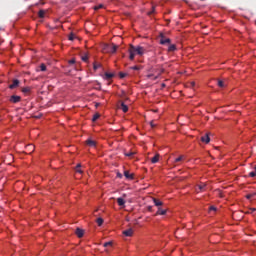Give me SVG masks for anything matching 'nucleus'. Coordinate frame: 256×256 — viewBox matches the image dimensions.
Returning <instances> with one entry per match:
<instances>
[{
	"label": "nucleus",
	"mask_w": 256,
	"mask_h": 256,
	"mask_svg": "<svg viewBox=\"0 0 256 256\" xmlns=\"http://www.w3.org/2000/svg\"><path fill=\"white\" fill-rule=\"evenodd\" d=\"M101 7H103V5H100V6H98V7H95V9L97 10V9H101Z\"/></svg>",
	"instance_id": "41"
},
{
	"label": "nucleus",
	"mask_w": 256,
	"mask_h": 256,
	"mask_svg": "<svg viewBox=\"0 0 256 256\" xmlns=\"http://www.w3.org/2000/svg\"><path fill=\"white\" fill-rule=\"evenodd\" d=\"M19 101H21V96L13 95L10 97L11 103H19Z\"/></svg>",
	"instance_id": "5"
},
{
	"label": "nucleus",
	"mask_w": 256,
	"mask_h": 256,
	"mask_svg": "<svg viewBox=\"0 0 256 256\" xmlns=\"http://www.w3.org/2000/svg\"><path fill=\"white\" fill-rule=\"evenodd\" d=\"M177 50V46H175V44H172L168 47V51L173 52Z\"/></svg>",
	"instance_id": "21"
},
{
	"label": "nucleus",
	"mask_w": 256,
	"mask_h": 256,
	"mask_svg": "<svg viewBox=\"0 0 256 256\" xmlns=\"http://www.w3.org/2000/svg\"><path fill=\"white\" fill-rule=\"evenodd\" d=\"M1 43H3V40L0 38V45H1Z\"/></svg>",
	"instance_id": "46"
},
{
	"label": "nucleus",
	"mask_w": 256,
	"mask_h": 256,
	"mask_svg": "<svg viewBox=\"0 0 256 256\" xmlns=\"http://www.w3.org/2000/svg\"><path fill=\"white\" fill-rule=\"evenodd\" d=\"M89 57L87 54H85L84 56H82V61H88Z\"/></svg>",
	"instance_id": "34"
},
{
	"label": "nucleus",
	"mask_w": 256,
	"mask_h": 256,
	"mask_svg": "<svg viewBox=\"0 0 256 256\" xmlns=\"http://www.w3.org/2000/svg\"><path fill=\"white\" fill-rule=\"evenodd\" d=\"M128 51L130 53L129 59L130 61H133V59H135V55L142 57V55H145L147 50L143 46H134L133 44H130Z\"/></svg>",
	"instance_id": "1"
},
{
	"label": "nucleus",
	"mask_w": 256,
	"mask_h": 256,
	"mask_svg": "<svg viewBox=\"0 0 256 256\" xmlns=\"http://www.w3.org/2000/svg\"><path fill=\"white\" fill-rule=\"evenodd\" d=\"M210 211H217V208L215 206H211Z\"/></svg>",
	"instance_id": "37"
},
{
	"label": "nucleus",
	"mask_w": 256,
	"mask_h": 256,
	"mask_svg": "<svg viewBox=\"0 0 256 256\" xmlns=\"http://www.w3.org/2000/svg\"><path fill=\"white\" fill-rule=\"evenodd\" d=\"M151 127H155V124H153V122L150 123Z\"/></svg>",
	"instance_id": "44"
},
{
	"label": "nucleus",
	"mask_w": 256,
	"mask_h": 256,
	"mask_svg": "<svg viewBox=\"0 0 256 256\" xmlns=\"http://www.w3.org/2000/svg\"><path fill=\"white\" fill-rule=\"evenodd\" d=\"M218 87H221V88L225 87V82H223L222 80H219Z\"/></svg>",
	"instance_id": "28"
},
{
	"label": "nucleus",
	"mask_w": 256,
	"mask_h": 256,
	"mask_svg": "<svg viewBox=\"0 0 256 256\" xmlns=\"http://www.w3.org/2000/svg\"><path fill=\"white\" fill-rule=\"evenodd\" d=\"M123 235L125 237H133V228H129L128 230H124Z\"/></svg>",
	"instance_id": "6"
},
{
	"label": "nucleus",
	"mask_w": 256,
	"mask_h": 256,
	"mask_svg": "<svg viewBox=\"0 0 256 256\" xmlns=\"http://www.w3.org/2000/svg\"><path fill=\"white\" fill-rule=\"evenodd\" d=\"M111 245H113V242L110 241V242H105L103 247H111Z\"/></svg>",
	"instance_id": "30"
},
{
	"label": "nucleus",
	"mask_w": 256,
	"mask_h": 256,
	"mask_svg": "<svg viewBox=\"0 0 256 256\" xmlns=\"http://www.w3.org/2000/svg\"><path fill=\"white\" fill-rule=\"evenodd\" d=\"M105 79H113V77L115 76L113 73H109V72H106L105 74Z\"/></svg>",
	"instance_id": "17"
},
{
	"label": "nucleus",
	"mask_w": 256,
	"mask_h": 256,
	"mask_svg": "<svg viewBox=\"0 0 256 256\" xmlns=\"http://www.w3.org/2000/svg\"><path fill=\"white\" fill-rule=\"evenodd\" d=\"M156 215H167V210H163L161 208H158V211L156 212Z\"/></svg>",
	"instance_id": "14"
},
{
	"label": "nucleus",
	"mask_w": 256,
	"mask_h": 256,
	"mask_svg": "<svg viewBox=\"0 0 256 256\" xmlns=\"http://www.w3.org/2000/svg\"><path fill=\"white\" fill-rule=\"evenodd\" d=\"M19 80L15 79L13 80L12 84H10L9 89H16V87H19Z\"/></svg>",
	"instance_id": "7"
},
{
	"label": "nucleus",
	"mask_w": 256,
	"mask_h": 256,
	"mask_svg": "<svg viewBox=\"0 0 256 256\" xmlns=\"http://www.w3.org/2000/svg\"><path fill=\"white\" fill-rule=\"evenodd\" d=\"M117 177H118L119 179H121V178L123 177V174L118 173V174H117Z\"/></svg>",
	"instance_id": "39"
},
{
	"label": "nucleus",
	"mask_w": 256,
	"mask_h": 256,
	"mask_svg": "<svg viewBox=\"0 0 256 256\" xmlns=\"http://www.w3.org/2000/svg\"><path fill=\"white\" fill-rule=\"evenodd\" d=\"M99 117H101V114H99V113L94 114L93 118H92L93 123H95V121H97V119H99Z\"/></svg>",
	"instance_id": "23"
},
{
	"label": "nucleus",
	"mask_w": 256,
	"mask_h": 256,
	"mask_svg": "<svg viewBox=\"0 0 256 256\" xmlns=\"http://www.w3.org/2000/svg\"><path fill=\"white\" fill-rule=\"evenodd\" d=\"M154 79H157V76H156V77H154Z\"/></svg>",
	"instance_id": "49"
},
{
	"label": "nucleus",
	"mask_w": 256,
	"mask_h": 256,
	"mask_svg": "<svg viewBox=\"0 0 256 256\" xmlns=\"http://www.w3.org/2000/svg\"><path fill=\"white\" fill-rule=\"evenodd\" d=\"M118 46L115 44H112V46L109 47V52L110 53H116L117 52Z\"/></svg>",
	"instance_id": "13"
},
{
	"label": "nucleus",
	"mask_w": 256,
	"mask_h": 256,
	"mask_svg": "<svg viewBox=\"0 0 256 256\" xmlns=\"http://www.w3.org/2000/svg\"><path fill=\"white\" fill-rule=\"evenodd\" d=\"M124 176L126 177V179L133 180V174H130L129 171H125Z\"/></svg>",
	"instance_id": "16"
},
{
	"label": "nucleus",
	"mask_w": 256,
	"mask_h": 256,
	"mask_svg": "<svg viewBox=\"0 0 256 256\" xmlns=\"http://www.w3.org/2000/svg\"><path fill=\"white\" fill-rule=\"evenodd\" d=\"M256 211V209L255 208H251L250 209V211L248 212V213H253V212H255Z\"/></svg>",
	"instance_id": "40"
},
{
	"label": "nucleus",
	"mask_w": 256,
	"mask_h": 256,
	"mask_svg": "<svg viewBox=\"0 0 256 256\" xmlns=\"http://www.w3.org/2000/svg\"><path fill=\"white\" fill-rule=\"evenodd\" d=\"M75 234L77 235V237L79 239H81V237H83V235H85V230H83L81 228H76Z\"/></svg>",
	"instance_id": "4"
},
{
	"label": "nucleus",
	"mask_w": 256,
	"mask_h": 256,
	"mask_svg": "<svg viewBox=\"0 0 256 256\" xmlns=\"http://www.w3.org/2000/svg\"><path fill=\"white\" fill-rule=\"evenodd\" d=\"M201 141L202 143H209L211 141V138L209 137V134H206L204 136L201 137Z\"/></svg>",
	"instance_id": "8"
},
{
	"label": "nucleus",
	"mask_w": 256,
	"mask_h": 256,
	"mask_svg": "<svg viewBox=\"0 0 256 256\" xmlns=\"http://www.w3.org/2000/svg\"><path fill=\"white\" fill-rule=\"evenodd\" d=\"M117 203H118L119 207H125V199L117 198Z\"/></svg>",
	"instance_id": "12"
},
{
	"label": "nucleus",
	"mask_w": 256,
	"mask_h": 256,
	"mask_svg": "<svg viewBox=\"0 0 256 256\" xmlns=\"http://www.w3.org/2000/svg\"><path fill=\"white\" fill-rule=\"evenodd\" d=\"M184 159H185V156L181 155L174 160V163H181V161H183Z\"/></svg>",
	"instance_id": "20"
},
{
	"label": "nucleus",
	"mask_w": 256,
	"mask_h": 256,
	"mask_svg": "<svg viewBox=\"0 0 256 256\" xmlns=\"http://www.w3.org/2000/svg\"><path fill=\"white\" fill-rule=\"evenodd\" d=\"M126 75H127V73H123V72L119 73L120 79H125Z\"/></svg>",
	"instance_id": "32"
},
{
	"label": "nucleus",
	"mask_w": 256,
	"mask_h": 256,
	"mask_svg": "<svg viewBox=\"0 0 256 256\" xmlns=\"http://www.w3.org/2000/svg\"><path fill=\"white\" fill-rule=\"evenodd\" d=\"M255 197H256V193L255 192L246 195V199H248V200L255 199Z\"/></svg>",
	"instance_id": "18"
},
{
	"label": "nucleus",
	"mask_w": 256,
	"mask_h": 256,
	"mask_svg": "<svg viewBox=\"0 0 256 256\" xmlns=\"http://www.w3.org/2000/svg\"><path fill=\"white\" fill-rule=\"evenodd\" d=\"M96 223H97L98 227H101V225H103V223H104L103 218H97Z\"/></svg>",
	"instance_id": "22"
},
{
	"label": "nucleus",
	"mask_w": 256,
	"mask_h": 256,
	"mask_svg": "<svg viewBox=\"0 0 256 256\" xmlns=\"http://www.w3.org/2000/svg\"><path fill=\"white\" fill-rule=\"evenodd\" d=\"M120 109H122L123 113H127L129 111V107L125 105L124 102H121Z\"/></svg>",
	"instance_id": "9"
},
{
	"label": "nucleus",
	"mask_w": 256,
	"mask_h": 256,
	"mask_svg": "<svg viewBox=\"0 0 256 256\" xmlns=\"http://www.w3.org/2000/svg\"><path fill=\"white\" fill-rule=\"evenodd\" d=\"M254 172L256 173V166L254 167Z\"/></svg>",
	"instance_id": "47"
},
{
	"label": "nucleus",
	"mask_w": 256,
	"mask_h": 256,
	"mask_svg": "<svg viewBox=\"0 0 256 256\" xmlns=\"http://www.w3.org/2000/svg\"><path fill=\"white\" fill-rule=\"evenodd\" d=\"M151 77H153V74L148 75V79H151Z\"/></svg>",
	"instance_id": "43"
},
{
	"label": "nucleus",
	"mask_w": 256,
	"mask_h": 256,
	"mask_svg": "<svg viewBox=\"0 0 256 256\" xmlns=\"http://www.w3.org/2000/svg\"><path fill=\"white\" fill-rule=\"evenodd\" d=\"M69 65H75V59H71L68 61Z\"/></svg>",
	"instance_id": "35"
},
{
	"label": "nucleus",
	"mask_w": 256,
	"mask_h": 256,
	"mask_svg": "<svg viewBox=\"0 0 256 256\" xmlns=\"http://www.w3.org/2000/svg\"><path fill=\"white\" fill-rule=\"evenodd\" d=\"M40 71H47V66L45 64L40 65Z\"/></svg>",
	"instance_id": "27"
},
{
	"label": "nucleus",
	"mask_w": 256,
	"mask_h": 256,
	"mask_svg": "<svg viewBox=\"0 0 256 256\" xmlns=\"http://www.w3.org/2000/svg\"><path fill=\"white\" fill-rule=\"evenodd\" d=\"M206 188H207V184L200 183L197 185L196 193H203V191H205Z\"/></svg>",
	"instance_id": "3"
},
{
	"label": "nucleus",
	"mask_w": 256,
	"mask_h": 256,
	"mask_svg": "<svg viewBox=\"0 0 256 256\" xmlns=\"http://www.w3.org/2000/svg\"><path fill=\"white\" fill-rule=\"evenodd\" d=\"M99 67H101V64L94 63V65H93L94 71H97V69H99Z\"/></svg>",
	"instance_id": "29"
},
{
	"label": "nucleus",
	"mask_w": 256,
	"mask_h": 256,
	"mask_svg": "<svg viewBox=\"0 0 256 256\" xmlns=\"http://www.w3.org/2000/svg\"><path fill=\"white\" fill-rule=\"evenodd\" d=\"M249 177H256L255 171L250 172V173H249Z\"/></svg>",
	"instance_id": "36"
},
{
	"label": "nucleus",
	"mask_w": 256,
	"mask_h": 256,
	"mask_svg": "<svg viewBox=\"0 0 256 256\" xmlns=\"http://www.w3.org/2000/svg\"><path fill=\"white\" fill-rule=\"evenodd\" d=\"M151 163H159V154H156L153 158H151Z\"/></svg>",
	"instance_id": "15"
},
{
	"label": "nucleus",
	"mask_w": 256,
	"mask_h": 256,
	"mask_svg": "<svg viewBox=\"0 0 256 256\" xmlns=\"http://www.w3.org/2000/svg\"><path fill=\"white\" fill-rule=\"evenodd\" d=\"M76 173H80V174L83 173V170H81V164H78V165L76 166Z\"/></svg>",
	"instance_id": "25"
},
{
	"label": "nucleus",
	"mask_w": 256,
	"mask_h": 256,
	"mask_svg": "<svg viewBox=\"0 0 256 256\" xmlns=\"http://www.w3.org/2000/svg\"><path fill=\"white\" fill-rule=\"evenodd\" d=\"M132 69H133L134 71H139V67H138V66H134V67H132Z\"/></svg>",
	"instance_id": "38"
},
{
	"label": "nucleus",
	"mask_w": 256,
	"mask_h": 256,
	"mask_svg": "<svg viewBox=\"0 0 256 256\" xmlns=\"http://www.w3.org/2000/svg\"><path fill=\"white\" fill-rule=\"evenodd\" d=\"M160 37H161L160 38V44L161 45H169V44H171V39L163 36V34H161Z\"/></svg>",
	"instance_id": "2"
},
{
	"label": "nucleus",
	"mask_w": 256,
	"mask_h": 256,
	"mask_svg": "<svg viewBox=\"0 0 256 256\" xmlns=\"http://www.w3.org/2000/svg\"><path fill=\"white\" fill-rule=\"evenodd\" d=\"M153 203L156 207H161V205H163V202L157 198H153Z\"/></svg>",
	"instance_id": "11"
},
{
	"label": "nucleus",
	"mask_w": 256,
	"mask_h": 256,
	"mask_svg": "<svg viewBox=\"0 0 256 256\" xmlns=\"http://www.w3.org/2000/svg\"><path fill=\"white\" fill-rule=\"evenodd\" d=\"M23 93H29V91H31V88L26 87L22 89Z\"/></svg>",
	"instance_id": "33"
},
{
	"label": "nucleus",
	"mask_w": 256,
	"mask_h": 256,
	"mask_svg": "<svg viewBox=\"0 0 256 256\" xmlns=\"http://www.w3.org/2000/svg\"><path fill=\"white\" fill-rule=\"evenodd\" d=\"M75 39V34L74 33H71L69 35V41H73Z\"/></svg>",
	"instance_id": "31"
},
{
	"label": "nucleus",
	"mask_w": 256,
	"mask_h": 256,
	"mask_svg": "<svg viewBox=\"0 0 256 256\" xmlns=\"http://www.w3.org/2000/svg\"><path fill=\"white\" fill-rule=\"evenodd\" d=\"M125 157H133L135 155V152H125Z\"/></svg>",
	"instance_id": "26"
},
{
	"label": "nucleus",
	"mask_w": 256,
	"mask_h": 256,
	"mask_svg": "<svg viewBox=\"0 0 256 256\" xmlns=\"http://www.w3.org/2000/svg\"><path fill=\"white\" fill-rule=\"evenodd\" d=\"M86 145H88V147H96L97 143L94 140L88 139Z\"/></svg>",
	"instance_id": "10"
},
{
	"label": "nucleus",
	"mask_w": 256,
	"mask_h": 256,
	"mask_svg": "<svg viewBox=\"0 0 256 256\" xmlns=\"http://www.w3.org/2000/svg\"><path fill=\"white\" fill-rule=\"evenodd\" d=\"M191 87H195V82H191Z\"/></svg>",
	"instance_id": "42"
},
{
	"label": "nucleus",
	"mask_w": 256,
	"mask_h": 256,
	"mask_svg": "<svg viewBox=\"0 0 256 256\" xmlns=\"http://www.w3.org/2000/svg\"><path fill=\"white\" fill-rule=\"evenodd\" d=\"M38 17H40V19H45V10H40L38 12Z\"/></svg>",
	"instance_id": "19"
},
{
	"label": "nucleus",
	"mask_w": 256,
	"mask_h": 256,
	"mask_svg": "<svg viewBox=\"0 0 256 256\" xmlns=\"http://www.w3.org/2000/svg\"><path fill=\"white\" fill-rule=\"evenodd\" d=\"M27 149H28V151L33 152V151H35V146H34L33 144H29V145L27 146Z\"/></svg>",
	"instance_id": "24"
},
{
	"label": "nucleus",
	"mask_w": 256,
	"mask_h": 256,
	"mask_svg": "<svg viewBox=\"0 0 256 256\" xmlns=\"http://www.w3.org/2000/svg\"><path fill=\"white\" fill-rule=\"evenodd\" d=\"M162 87H165V84H162Z\"/></svg>",
	"instance_id": "48"
},
{
	"label": "nucleus",
	"mask_w": 256,
	"mask_h": 256,
	"mask_svg": "<svg viewBox=\"0 0 256 256\" xmlns=\"http://www.w3.org/2000/svg\"><path fill=\"white\" fill-rule=\"evenodd\" d=\"M151 209H152V207H151V206H149V207H148V211H151Z\"/></svg>",
	"instance_id": "45"
}]
</instances>
